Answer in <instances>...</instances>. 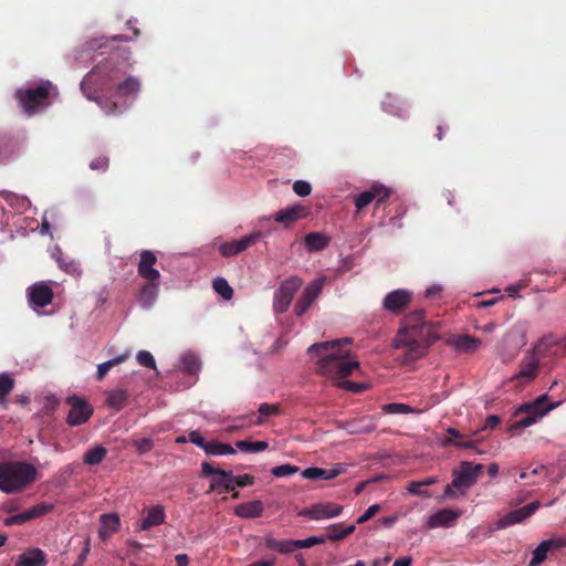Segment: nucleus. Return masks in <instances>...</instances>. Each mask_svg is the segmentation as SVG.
I'll list each match as a JSON object with an SVG mask.
<instances>
[{
  "label": "nucleus",
  "instance_id": "nucleus-46",
  "mask_svg": "<svg viewBox=\"0 0 566 566\" xmlns=\"http://www.w3.org/2000/svg\"><path fill=\"white\" fill-rule=\"evenodd\" d=\"M384 411L386 413H412L416 412V410L410 407L409 405L401 403V402H390L382 407Z\"/></svg>",
  "mask_w": 566,
  "mask_h": 566
},
{
  "label": "nucleus",
  "instance_id": "nucleus-64",
  "mask_svg": "<svg viewBox=\"0 0 566 566\" xmlns=\"http://www.w3.org/2000/svg\"><path fill=\"white\" fill-rule=\"evenodd\" d=\"M177 566H188L189 556L187 554H178L175 557Z\"/></svg>",
  "mask_w": 566,
  "mask_h": 566
},
{
  "label": "nucleus",
  "instance_id": "nucleus-17",
  "mask_svg": "<svg viewBox=\"0 0 566 566\" xmlns=\"http://www.w3.org/2000/svg\"><path fill=\"white\" fill-rule=\"evenodd\" d=\"M338 427L349 434H365L373 432L376 429V423L374 417L365 416L342 421Z\"/></svg>",
  "mask_w": 566,
  "mask_h": 566
},
{
  "label": "nucleus",
  "instance_id": "nucleus-11",
  "mask_svg": "<svg viewBox=\"0 0 566 566\" xmlns=\"http://www.w3.org/2000/svg\"><path fill=\"white\" fill-rule=\"evenodd\" d=\"M411 300V291L406 289H398L389 292L385 296L382 301V307L392 314H400L410 305Z\"/></svg>",
  "mask_w": 566,
  "mask_h": 566
},
{
  "label": "nucleus",
  "instance_id": "nucleus-56",
  "mask_svg": "<svg viewBox=\"0 0 566 566\" xmlns=\"http://www.w3.org/2000/svg\"><path fill=\"white\" fill-rule=\"evenodd\" d=\"M191 443L196 444L197 447L206 450L207 448V444H208V441L205 440V438L200 434L199 431H191L189 433V439H188Z\"/></svg>",
  "mask_w": 566,
  "mask_h": 566
},
{
  "label": "nucleus",
  "instance_id": "nucleus-26",
  "mask_svg": "<svg viewBox=\"0 0 566 566\" xmlns=\"http://www.w3.org/2000/svg\"><path fill=\"white\" fill-rule=\"evenodd\" d=\"M120 521L117 514H103L101 516V527L98 531V535L102 539L109 538L114 533H116L119 528Z\"/></svg>",
  "mask_w": 566,
  "mask_h": 566
},
{
  "label": "nucleus",
  "instance_id": "nucleus-12",
  "mask_svg": "<svg viewBox=\"0 0 566 566\" xmlns=\"http://www.w3.org/2000/svg\"><path fill=\"white\" fill-rule=\"evenodd\" d=\"M390 193L391 191L382 185H373L370 189L363 191L356 197L355 206L357 210H361L375 201L376 206L379 207L390 197Z\"/></svg>",
  "mask_w": 566,
  "mask_h": 566
},
{
  "label": "nucleus",
  "instance_id": "nucleus-59",
  "mask_svg": "<svg viewBox=\"0 0 566 566\" xmlns=\"http://www.w3.org/2000/svg\"><path fill=\"white\" fill-rule=\"evenodd\" d=\"M88 554H90V543L86 542L85 547L82 549V552L77 556V559H76V562L74 563L73 566H83L84 563L86 562V558H87Z\"/></svg>",
  "mask_w": 566,
  "mask_h": 566
},
{
  "label": "nucleus",
  "instance_id": "nucleus-44",
  "mask_svg": "<svg viewBox=\"0 0 566 566\" xmlns=\"http://www.w3.org/2000/svg\"><path fill=\"white\" fill-rule=\"evenodd\" d=\"M323 283V279L315 280L304 289L301 296L313 304L322 292Z\"/></svg>",
  "mask_w": 566,
  "mask_h": 566
},
{
  "label": "nucleus",
  "instance_id": "nucleus-42",
  "mask_svg": "<svg viewBox=\"0 0 566 566\" xmlns=\"http://www.w3.org/2000/svg\"><path fill=\"white\" fill-rule=\"evenodd\" d=\"M127 357L128 355L123 354L105 363L99 364L97 366L96 379L98 381L103 380L112 367L122 364L127 359Z\"/></svg>",
  "mask_w": 566,
  "mask_h": 566
},
{
  "label": "nucleus",
  "instance_id": "nucleus-36",
  "mask_svg": "<svg viewBox=\"0 0 566 566\" xmlns=\"http://www.w3.org/2000/svg\"><path fill=\"white\" fill-rule=\"evenodd\" d=\"M107 455V449L102 444L87 450L83 455V462L87 465H98Z\"/></svg>",
  "mask_w": 566,
  "mask_h": 566
},
{
  "label": "nucleus",
  "instance_id": "nucleus-50",
  "mask_svg": "<svg viewBox=\"0 0 566 566\" xmlns=\"http://www.w3.org/2000/svg\"><path fill=\"white\" fill-rule=\"evenodd\" d=\"M133 446L138 451V453L144 454L153 449L154 443L149 438H142L134 440Z\"/></svg>",
  "mask_w": 566,
  "mask_h": 566
},
{
  "label": "nucleus",
  "instance_id": "nucleus-60",
  "mask_svg": "<svg viewBox=\"0 0 566 566\" xmlns=\"http://www.w3.org/2000/svg\"><path fill=\"white\" fill-rule=\"evenodd\" d=\"M501 422V418L496 415H491L485 419V424L483 429H494L496 428Z\"/></svg>",
  "mask_w": 566,
  "mask_h": 566
},
{
  "label": "nucleus",
  "instance_id": "nucleus-49",
  "mask_svg": "<svg viewBox=\"0 0 566 566\" xmlns=\"http://www.w3.org/2000/svg\"><path fill=\"white\" fill-rule=\"evenodd\" d=\"M325 474L326 473L323 468H307V469L303 470L301 473L302 478L308 479V480H317V479L325 480Z\"/></svg>",
  "mask_w": 566,
  "mask_h": 566
},
{
  "label": "nucleus",
  "instance_id": "nucleus-18",
  "mask_svg": "<svg viewBox=\"0 0 566 566\" xmlns=\"http://www.w3.org/2000/svg\"><path fill=\"white\" fill-rule=\"evenodd\" d=\"M28 296L31 304L44 307L53 300V290L46 283H35L28 289Z\"/></svg>",
  "mask_w": 566,
  "mask_h": 566
},
{
  "label": "nucleus",
  "instance_id": "nucleus-1",
  "mask_svg": "<svg viewBox=\"0 0 566 566\" xmlns=\"http://www.w3.org/2000/svg\"><path fill=\"white\" fill-rule=\"evenodd\" d=\"M440 323L427 321L422 310L407 314L392 340V346L400 350L397 360L402 365L423 357L429 347L439 339Z\"/></svg>",
  "mask_w": 566,
  "mask_h": 566
},
{
  "label": "nucleus",
  "instance_id": "nucleus-3",
  "mask_svg": "<svg viewBox=\"0 0 566 566\" xmlns=\"http://www.w3.org/2000/svg\"><path fill=\"white\" fill-rule=\"evenodd\" d=\"M349 343V338H344L310 346L308 353L319 357L317 373L326 377L343 379L358 368V361L348 360V350L343 347L344 344Z\"/></svg>",
  "mask_w": 566,
  "mask_h": 566
},
{
  "label": "nucleus",
  "instance_id": "nucleus-14",
  "mask_svg": "<svg viewBox=\"0 0 566 566\" xmlns=\"http://www.w3.org/2000/svg\"><path fill=\"white\" fill-rule=\"evenodd\" d=\"M539 507L541 502L534 501L523 507L513 510L499 520L497 526L500 528H505L507 526L522 523L523 521L532 516Z\"/></svg>",
  "mask_w": 566,
  "mask_h": 566
},
{
  "label": "nucleus",
  "instance_id": "nucleus-54",
  "mask_svg": "<svg viewBox=\"0 0 566 566\" xmlns=\"http://www.w3.org/2000/svg\"><path fill=\"white\" fill-rule=\"evenodd\" d=\"M324 471L326 473L325 480H333L346 472V465L343 463H338L331 469H324Z\"/></svg>",
  "mask_w": 566,
  "mask_h": 566
},
{
  "label": "nucleus",
  "instance_id": "nucleus-63",
  "mask_svg": "<svg viewBox=\"0 0 566 566\" xmlns=\"http://www.w3.org/2000/svg\"><path fill=\"white\" fill-rule=\"evenodd\" d=\"M0 196H2V197H3V199H4L8 203H10V205H14V203H15V201H19V200H20V198H19L18 196H15L14 193L9 192V191H1V192H0Z\"/></svg>",
  "mask_w": 566,
  "mask_h": 566
},
{
  "label": "nucleus",
  "instance_id": "nucleus-29",
  "mask_svg": "<svg viewBox=\"0 0 566 566\" xmlns=\"http://www.w3.org/2000/svg\"><path fill=\"white\" fill-rule=\"evenodd\" d=\"M45 554L40 548H33L20 555L17 566H45Z\"/></svg>",
  "mask_w": 566,
  "mask_h": 566
},
{
  "label": "nucleus",
  "instance_id": "nucleus-35",
  "mask_svg": "<svg viewBox=\"0 0 566 566\" xmlns=\"http://www.w3.org/2000/svg\"><path fill=\"white\" fill-rule=\"evenodd\" d=\"M128 400V392L125 389H115L107 392V405L115 409L120 410L125 407L126 402Z\"/></svg>",
  "mask_w": 566,
  "mask_h": 566
},
{
  "label": "nucleus",
  "instance_id": "nucleus-47",
  "mask_svg": "<svg viewBox=\"0 0 566 566\" xmlns=\"http://www.w3.org/2000/svg\"><path fill=\"white\" fill-rule=\"evenodd\" d=\"M300 471V468L290 463L272 468L271 473L275 478L290 476Z\"/></svg>",
  "mask_w": 566,
  "mask_h": 566
},
{
  "label": "nucleus",
  "instance_id": "nucleus-5",
  "mask_svg": "<svg viewBox=\"0 0 566 566\" xmlns=\"http://www.w3.org/2000/svg\"><path fill=\"white\" fill-rule=\"evenodd\" d=\"M55 90L50 81H42L35 87H21L14 93L19 106L28 116H33L49 105L51 92Z\"/></svg>",
  "mask_w": 566,
  "mask_h": 566
},
{
  "label": "nucleus",
  "instance_id": "nucleus-19",
  "mask_svg": "<svg viewBox=\"0 0 566 566\" xmlns=\"http://www.w3.org/2000/svg\"><path fill=\"white\" fill-rule=\"evenodd\" d=\"M566 545V542L562 537L545 539L538 544V546L533 552V557L528 563V566H538L546 558L547 554L552 548H562Z\"/></svg>",
  "mask_w": 566,
  "mask_h": 566
},
{
  "label": "nucleus",
  "instance_id": "nucleus-38",
  "mask_svg": "<svg viewBox=\"0 0 566 566\" xmlns=\"http://www.w3.org/2000/svg\"><path fill=\"white\" fill-rule=\"evenodd\" d=\"M205 452L209 455H227L234 454L235 450L228 443H222L216 440L208 441Z\"/></svg>",
  "mask_w": 566,
  "mask_h": 566
},
{
  "label": "nucleus",
  "instance_id": "nucleus-48",
  "mask_svg": "<svg viewBox=\"0 0 566 566\" xmlns=\"http://www.w3.org/2000/svg\"><path fill=\"white\" fill-rule=\"evenodd\" d=\"M136 358H137V361L139 365L150 368V369H156L155 358L149 352L140 350V352H138Z\"/></svg>",
  "mask_w": 566,
  "mask_h": 566
},
{
  "label": "nucleus",
  "instance_id": "nucleus-27",
  "mask_svg": "<svg viewBox=\"0 0 566 566\" xmlns=\"http://www.w3.org/2000/svg\"><path fill=\"white\" fill-rule=\"evenodd\" d=\"M329 242L331 238L321 232H310L304 237V244L308 252L323 251Z\"/></svg>",
  "mask_w": 566,
  "mask_h": 566
},
{
  "label": "nucleus",
  "instance_id": "nucleus-62",
  "mask_svg": "<svg viewBox=\"0 0 566 566\" xmlns=\"http://www.w3.org/2000/svg\"><path fill=\"white\" fill-rule=\"evenodd\" d=\"M103 108L106 109L107 114L115 115V114L122 113L120 106H118L117 103H115V102L107 103L105 106H103Z\"/></svg>",
  "mask_w": 566,
  "mask_h": 566
},
{
  "label": "nucleus",
  "instance_id": "nucleus-25",
  "mask_svg": "<svg viewBox=\"0 0 566 566\" xmlns=\"http://www.w3.org/2000/svg\"><path fill=\"white\" fill-rule=\"evenodd\" d=\"M264 505L260 500L244 502L235 506L234 514L239 517L255 518L263 514Z\"/></svg>",
  "mask_w": 566,
  "mask_h": 566
},
{
  "label": "nucleus",
  "instance_id": "nucleus-7",
  "mask_svg": "<svg viewBox=\"0 0 566 566\" xmlns=\"http://www.w3.org/2000/svg\"><path fill=\"white\" fill-rule=\"evenodd\" d=\"M201 470L203 475H212L210 491H216L219 494L234 491V475L232 471L214 468L209 462H202Z\"/></svg>",
  "mask_w": 566,
  "mask_h": 566
},
{
  "label": "nucleus",
  "instance_id": "nucleus-4",
  "mask_svg": "<svg viewBox=\"0 0 566 566\" xmlns=\"http://www.w3.org/2000/svg\"><path fill=\"white\" fill-rule=\"evenodd\" d=\"M36 468L23 461L0 463V491L7 494L18 493L36 480Z\"/></svg>",
  "mask_w": 566,
  "mask_h": 566
},
{
  "label": "nucleus",
  "instance_id": "nucleus-45",
  "mask_svg": "<svg viewBox=\"0 0 566 566\" xmlns=\"http://www.w3.org/2000/svg\"><path fill=\"white\" fill-rule=\"evenodd\" d=\"M258 411H259L260 416L254 421V423L260 426L264 422L265 417L280 415L281 407H280V405H271V403L264 402L259 406Z\"/></svg>",
  "mask_w": 566,
  "mask_h": 566
},
{
  "label": "nucleus",
  "instance_id": "nucleus-52",
  "mask_svg": "<svg viewBox=\"0 0 566 566\" xmlns=\"http://www.w3.org/2000/svg\"><path fill=\"white\" fill-rule=\"evenodd\" d=\"M326 538L324 536H312L305 539H296L297 548H310L317 544L325 543Z\"/></svg>",
  "mask_w": 566,
  "mask_h": 566
},
{
  "label": "nucleus",
  "instance_id": "nucleus-13",
  "mask_svg": "<svg viewBox=\"0 0 566 566\" xmlns=\"http://www.w3.org/2000/svg\"><path fill=\"white\" fill-rule=\"evenodd\" d=\"M261 238L260 232H253L240 240L223 242L219 245V252L223 258H230L240 254L250 247L254 245Z\"/></svg>",
  "mask_w": 566,
  "mask_h": 566
},
{
  "label": "nucleus",
  "instance_id": "nucleus-31",
  "mask_svg": "<svg viewBox=\"0 0 566 566\" xmlns=\"http://www.w3.org/2000/svg\"><path fill=\"white\" fill-rule=\"evenodd\" d=\"M53 509H54V505L51 503H45V502L39 503V504L25 510L24 512L19 513L20 521L22 522V524H24L31 520L38 518L40 516H43V515L50 513Z\"/></svg>",
  "mask_w": 566,
  "mask_h": 566
},
{
  "label": "nucleus",
  "instance_id": "nucleus-9",
  "mask_svg": "<svg viewBox=\"0 0 566 566\" xmlns=\"http://www.w3.org/2000/svg\"><path fill=\"white\" fill-rule=\"evenodd\" d=\"M66 403L70 406L66 422L72 427L87 422L93 415V407L85 399L76 395L69 396Z\"/></svg>",
  "mask_w": 566,
  "mask_h": 566
},
{
  "label": "nucleus",
  "instance_id": "nucleus-34",
  "mask_svg": "<svg viewBox=\"0 0 566 566\" xmlns=\"http://www.w3.org/2000/svg\"><path fill=\"white\" fill-rule=\"evenodd\" d=\"M356 530L355 525L344 526L342 523L333 524L327 528V535L324 536L326 539L336 542L344 539L348 535L353 534Z\"/></svg>",
  "mask_w": 566,
  "mask_h": 566
},
{
  "label": "nucleus",
  "instance_id": "nucleus-10",
  "mask_svg": "<svg viewBox=\"0 0 566 566\" xmlns=\"http://www.w3.org/2000/svg\"><path fill=\"white\" fill-rule=\"evenodd\" d=\"M483 465L474 464L472 462H462L460 470L455 473L452 485L458 490H467L475 484L479 475L482 473Z\"/></svg>",
  "mask_w": 566,
  "mask_h": 566
},
{
  "label": "nucleus",
  "instance_id": "nucleus-15",
  "mask_svg": "<svg viewBox=\"0 0 566 566\" xmlns=\"http://www.w3.org/2000/svg\"><path fill=\"white\" fill-rule=\"evenodd\" d=\"M343 512V506L335 503H317L311 507L303 509L300 515L312 520H324L338 516Z\"/></svg>",
  "mask_w": 566,
  "mask_h": 566
},
{
  "label": "nucleus",
  "instance_id": "nucleus-39",
  "mask_svg": "<svg viewBox=\"0 0 566 566\" xmlns=\"http://www.w3.org/2000/svg\"><path fill=\"white\" fill-rule=\"evenodd\" d=\"M59 268L67 274L80 276L82 274V269L78 262L75 260L60 255L56 259Z\"/></svg>",
  "mask_w": 566,
  "mask_h": 566
},
{
  "label": "nucleus",
  "instance_id": "nucleus-28",
  "mask_svg": "<svg viewBox=\"0 0 566 566\" xmlns=\"http://www.w3.org/2000/svg\"><path fill=\"white\" fill-rule=\"evenodd\" d=\"M438 479L436 476H428L419 481H410L406 488L408 493L418 495L421 497H431L432 493L427 489L430 485L436 484Z\"/></svg>",
  "mask_w": 566,
  "mask_h": 566
},
{
  "label": "nucleus",
  "instance_id": "nucleus-58",
  "mask_svg": "<svg viewBox=\"0 0 566 566\" xmlns=\"http://www.w3.org/2000/svg\"><path fill=\"white\" fill-rule=\"evenodd\" d=\"M253 483H254V478L252 475L243 474V475L234 476V484H237L240 488L252 485Z\"/></svg>",
  "mask_w": 566,
  "mask_h": 566
},
{
  "label": "nucleus",
  "instance_id": "nucleus-33",
  "mask_svg": "<svg viewBox=\"0 0 566 566\" xmlns=\"http://www.w3.org/2000/svg\"><path fill=\"white\" fill-rule=\"evenodd\" d=\"M538 358L531 355L524 358L521 363V368L516 377L526 378L527 380L534 379L537 374Z\"/></svg>",
  "mask_w": 566,
  "mask_h": 566
},
{
  "label": "nucleus",
  "instance_id": "nucleus-24",
  "mask_svg": "<svg viewBox=\"0 0 566 566\" xmlns=\"http://www.w3.org/2000/svg\"><path fill=\"white\" fill-rule=\"evenodd\" d=\"M159 281H147L139 290L138 301L143 308L149 310L157 300Z\"/></svg>",
  "mask_w": 566,
  "mask_h": 566
},
{
  "label": "nucleus",
  "instance_id": "nucleus-8",
  "mask_svg": "<svg viewBox=\"0 0 566 566\" xmlns=\"http://www.w3.org/2000/svg\"><path fill=\"white\" fill-rule=\"evenodd\" d=\"M302 280L297 276H291L286 280H284L279 289L274 293V301H273V310L277 314L285 313L291 302L297 292V290L302 286Z\"/></svg>",
  "mask_w": 566,
  "mask_h": 566
},
{
  "label": "nucleus",
  "instance_id": "nucleus-22",
  "mask_svg": "<svg viewBox=\"0 0 566 566\" xmlns=\"http://www.w3.org/2000/svg\"><path fill=\"white\" fill-rule=\"evenodd\" d=\"M165 521V507L160 504L150 506L146 512V516L140 522L139 530L147 531L151 527L163 525Z\"/></svg>",
  "mask_w": 566,
  "mask_h": 566
},
{
  "label": "nucleus",
  "instance_id": "nucleus-21",
  "mask_svg": "<svg viewBox=\"0 0 566 566\" xmlns=\"http://www.w3.org/2000/svg\"><path fill=\"white\" fill-rule=\"evenodd\" d=\"M447 437L442 441L443 446H454L461 449H475L476 441L472 440L469 436L461 433L459 430L449 427L446 430Z\"/></svg>",
  "mask_w": 566,
  "mask_h": 566
},
{
  "label": "nucleus",
  "instance_id": "nucleus-53",
  "mask_svg": "<svg viewBox=\"0 0 566 566\" xmlns=\"http://www.w3.org/2000/svg\"><path fill=\"white\" fill-rule=\"evenodd\" d=\"M109 166V160L105 156H99L93 159L90 164V168L96 171H106Z\"/></svg>",
  "mask_w": 566,
  "mask_h": 566
},
{
  "label": "nucleus",
  "instance_id": "nucleus-23",
  "mask_svg": "<svg viewBox=\"0 0 566 566\" xmlns=\"http://www.w3.org/2000/svg\"><path fill=\"white\" fill-rule=\"evenodd\" d=\"M450 345L459 353L473 354L481 345V340L470 335L452 336L449 342Z\"/></svg>",
  "mask_w": 566,
  "mask_h": 566
},
{
  "label": "nucleus",
  "instance_id": "nucleus-6",
  "mask_svg": "<svg viewBox=\"0 0 566 566\" xmlns=\"http://www.w3.org/2000/svg\"><path fill=\"white\" fill-rule=\"evenodd\" d=\"M546 400L547 395H542L534 401L522 405L515 412V416L522 417L510 426V431L524 429L534 424L538 419L560 405V402L546 403Z\"/></svg>",
  "mask_w": 566,
  "mask_h": 566
},
{
  "label": "nucleus",
  "instance_id": "nucleus-2",
  "mask_svg": "<svg viewBox=\"0 0 566 566\" xmlns=\"http://www.w3.org/2000/svg\"><path fill=\"white\" fill-rule=\"evenodd\" d=\"M124 74L125 71L120 67L117 55L111 56L99 62L85 75L81 83V90L88 99L96 101L98 104H102L101 94L113 87H116V93L119 96H135L140 90V82L134 76L119 82Z\"/></svg>",
  "mask_w": 566,
  "mask_h": 566
},
{
  "label": "nucleus",
  "instance_id": "nucleus-40",
  "mask_svg": "<svg viewBox=\"0 0 566 566\" xmlns=\"http://www.w3.org/2000/svg\"><path fill=\"white\" fill-rule=\"evenodd\" d=\"M201 363L199 358L192 354L187 353L181 357V368L189 375H196L200 370Z\"/></svg>",
  "mask_w": 566,
  "mask_h": 566
},
{
  "label": "nucleus",
  "instance_id": "nucleus-20",
  "mask_svg": "<svg viewBox=\"0 0 566 566\" xmlns=\"http://www.w3.org/2000/svg\"><path fill=\"white\" fill-rule=\"evenodd\" d=\"M308 212L310 211L305 206L294 205L275 213L274 220L276 222L284 223L285 226H290L295 221L306 217Z\"/></svg>",
  "mask_w": 566,
  "mask_h": 566
},
{
  "label": "nucleus",
  "instance_id": "nucleus-51",
  "mask_svg": "<svg viewBox=\"0 0 566 566\" xmlns=\"http://www.w3.org/2000/svg\"><path fill=\"white\" fill-rule=\"evenodd\" d=\"M293 191L300 196V197H306L311 193L312 191V186L310 182L307 181H304V180H296L294 184H293Z\"/></svg>",
  "mask_w": 566,
  "mask_h": 566
},
{
  "label": "nucleus",
  "instance_id": "nucleus-37",
  "mask_svg": "<svg viewBox=\"0 0 566 566\" xmlns=\"http://www.w3.org/2000/svg\"><path fill=\"white\" fill-rule=\"evenodd\" d=\"M14 388V379L8 373L0 374V406L7 409V397Z\"/></svg>",
  "mask_w": 566,
  "mask_h": 566
},
{
  "label": "nucleus",
  "instance_id": "nucleus-30",
  "mask_svg": "<svg viewBox=\"0 0 566 566\" xmlns=\"http://www.w3.org/2000/svg\"><path fill=\"white\" fill-rule=\"evenodd\" d=\"M264 545L269 549L276 551L281 554L292 553L297 549L296 539L279 541L272 536L264 538Z\"/></svg>",
  "mask_w": 566,
  "mask_h": 566
},
{
  "label": "nucleus",
  "instance_id": "nucleus-41",
  "mask_svg": "<svg viewBox=\"0 0 566 566\" xmlns=\"http://www.w3.org/2000/svg\"><path fill=\"white\" fill-rule=\"evenodd\" d=\"M235 447L242 452H262L269 448V443L265 441H248L239 440L235 442Z\"/></svg>",
  "mask_w": 566,
  "mask_h": 566
},
{
  "label": "nucleus",
  "instance_id": "nucleus-43",
  "mask_svg": "<svg viewBox=\"0 0 566 566\" xmlns=\"http://www.w3.org/2000/svg\"><path fill=\"white\" fill-rule=\"evenodd\" d=\"M212 287L217 294L223 300L229 301L233 297V289L229 285L228 281L223 277H217L212 282Z\"/></svg>",
  "mask_w": 566,
  "mask_h": 566
},
{
  "label": "nucleus",
  "instance_id": "nucleus-61",
  "mask_svg": "<svg viewBox=\"0 0 566 566\" xmlns=\"http://www.w3.org/2000/svg\"><path fill=\"white\" fill-rule=\"evenodd\" d=\"M441 286L440 285H432L429 289L426 290L424 296L427 298H433L438 296L441 293Z\"/></svg>",
  "mask_w": 566,
  "mask_h": 566
},
{
  "label": "nucleus",
  "instance_id": "nucleus-32",
  "mask_svg": "<svg viewBox=\"0 0 566 566\" xmlns=\"http://www.w3.org/2000/svg\"><path fill=\"white\" fill-rule=\"evenodd\" d=\"M458 513H455L452 510L443 509L438 511L437 513L432 514L428 518V525L430 527H439V526H447L452 521L458 518Z\"/></svg>",
  "mask_w": 566,
  "mask_h": 566
},
{
  "label": "nucleus",
  "instance_id": "nucleus-16",
  "mask_svg": "<svg viewBox=\"0 0 566 566\" xmlns=\"http://www.w3.org/2000/svg\"><path fill=\"white\" fill-rule=\"evenodd\" d=\"M157 256L154 252L144 250L140 253V260L137 266L138 275L147 281H159L160 273L154 268Z\"/></svg>",
  "mask_w": 566,
  "mask_h": 566
},
{
  "label": "nucleus",
  "instance_id": "nucleus-57",
  "mask_svg": "<svg viewBox=\"0 0 566 566\" xmlns=\"http://www.w3.org/2000/svg\"><path fill=\"white\" fill-rule=\"evenodd\" d=\"M311 305L312 303L301 296L294 306V312L297 316H302L311 307Z\"/></svg>",
  "mask_w": 566,
  "mask_h": 566
},
{
  "label": "nucleus",
  "instance_id": "nucleus-55",
  "mask_svg": "<svg viewBox=\"0 0 566 566\" xmlns=\"http://www.w3.org/2000/svg\"><path fill=\"white\" fill-rule=\"evenodd\" d=\"M380 511L379 504L370 505L366 512L357 518V524H363L374 517Z\"/></svg>",
  "mask_w": 566,
  "mask_h": 566
}]
</instances>
